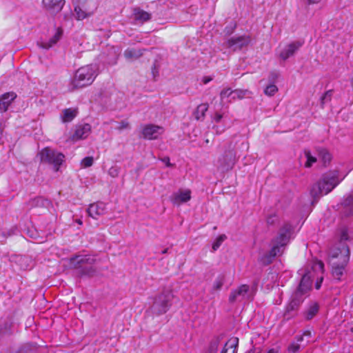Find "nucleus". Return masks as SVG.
Instances as JSON below:
<instances>
[{"mask_svg": "<svg viewBox=\"0 0 353 353\" xmlns=\"http://www.w3.org/2000/svg\"><path fill=\"white\" fill-rule=\"evenodd\" d=\"M291 234V225L284 223L279 230L276 236L271 240V249L260 258L259 261L263 265H268L273 262L276 256L282 255L285 247L290 242Z\"/></svg>", "mask_w": 353, "mask_h": 353, "instance_id": "1", "label": "nucleus"}, {"mask_svg": "<svg viewBox=\"0 0 353 353\" xmlns=\"http://www.w3.org/2000/svg\"><path fill=\"white\" fill-rule=\"evenodd\" d=\"M343 179H339V173L336 170H330L324 173L321 179L312 185L310 195L314 200L319 199L322 195L331 192Z\"/></svg>", "mask_w": 353, "mask_h": 353, "instance_id": "2", "label": "nucleus"}, {"mask_svg": "<svg viewBox=\"0 0 353 353\" xmlns=\"http://www.w3.org/2000/svg\"><path fill=\"white\" fill-rule=\"evenodd\" d=\"M350 260V250L347 245L333 250L330 255L329 263L332 266V275L338 281L342 280L345 268Z\"/></svg>", "mask_w": 353, "mask_h": 353, "instance_id": "3", "label": "nucleus"}, {"mask_svg": "<svg viewBox=\"0 0 353 353\" xmlns=\"http://www.w3.org/2000/svg\"><path fill=\"white\" fill-rule=\"evenodd\" d=\"M95 68L92 65H87L79 68L72 80L74 88H81L90 85L97 77Z\"/></svg>", "mask_w": 353, "mask_h": 353, "instance_id": "4", "label": "nucleus"}, {"mask_svg": "<svg viewBox=\"0 0 353 353\" xmlns=\"http://www.w3.org/2000/svg\"><path fill=\"white\" fill-rule=\"evenodd\" d=\"M174 294L170 290H164L154 298L151 309L157 315L166 313L172 305Z\"/></svg>", "mask_w": 353, "mask_h": 353, "instance_id": "5", "label": "nucleus"}, {"mask_svg": "<svg viewBox=\"0 0 353 353\" xmlns=\"http://www.w3.org/2000/svg\"><path fill=\"white\" fill-rule=\"evenodd\" d=\"M39 157L41 162L53 165L56 172L59 171L65 159L63 153L52 150L49 147L42 149L39 153Z\"/></svg>", "mask_w": 353, "mask_h": 353, "instance_id": "6", "label": "nucleus"}, {"mask_svg": "<svg viewBox=\"0 0 353 353\" xmlns=\"http://www.w3.org/2000/svg\"><path fill=\"white\" fill-rule=\"evenodd\" d=\"M96 259L91 255L76 256L70 259V264L74 268L80 269L84 274L92 275L95 272L92 265Z\"/></svg>", "mask_w": 353, "mask_h": 353, "instance_id": "7", "label": "nucleus"}, {"mask_svg": "<svg viewBox=\"0 0 353 353\" xmlns=\"http://www.w3.org/2000/svg\"><path fill=\"white\" fill-rule=\"evenodd\" d=\"M236 163V154L234 150H229L219 157L217 160V170L226 172L233 168Z\"/></svg>", "mask_w": 353, "mask_h": 353, "instance_id": "8", "label": "nucleus"}, {"mask_svg": "<svg viewBox=\"0 0 353 353\" xmlns=\"http://www.w3.org/2000/svg\"><path fill=\"white\" fill-rule=\"evenodd\" d=\"M249 291L250 286L247 284L240 285L236 289L232 290L228 298L230 303L245 300Z\"/></svg>", "mask_w": 353, "mask_h": 353, "instance_id": "9", "label": "nucleus"}, {"mask_svg": "<svg viewBox=\"0 0 353 353\" xmlns=\"http://www.w3.org/2000/svg\"><path fill=\"white\" fill-rule=\"evenodd\" d=\"M163 132L162 127L154 124H148L143 127L142 134L144 139L148 140L157 139Z\"/></svg>", "mask_w": 353, "mask_h": 353, "instance_id": "10", "label": "nucleus"}, {"mask_svg": "<svg viewBox=\"0 0 353 353\" xmlns=\"http://www.w3.org/2000/svg\"><path fill=\"white\" fill-rule=\"evenodd\" d=\"M251 42V37L249 35H243L232 37L228 40L227 44L229 48H233L234 50H241L248 46Z\"/></svg>", "mask_w": 353, "mask_h": 353, "instance_id": "11", "label": "nucleus"}, {"mask_svg": "<svg viewBox=\"0 0 353 353\" xmlns=\"http://www.w3.org/2000/svg\"><path fill=\"white\" fill-rule=\"evenodd\" d=\"M88 215L94 219L105 214L106 212V204L101 201L91 203L87 209Z\"/></svg>", "mask_w": 353, "mask_h": 353, "instance_id": "12", "label": "nucleus"}, {"mask_svg": "<svg viewBox=\"0 0 353 353\" xmlns=\"http://www.w3.org/2000/svg\"><path fill=\"white\" fill-rule=\"evenodd\" d=\"M303 41H296L288 44L286 48L280 52V58L283 61H285L289 57L294 55L296 51H297L303 45Z\"/></svg>", "mask_w": 353, "mask_h": 353, "instance_id": "13", "label": "nucleus"}, {"mask_svg": "<svg viewBox=\"0 0 353 353\" xmlns=\"http://www.w3.org/2000/svg\"><path fill=\"white\" fill-rule=\"evenodd\" d=\"M91 132V126L88 124L79 125L76 127L74 134L71 137L72 141L84 139L88 137Z\"/></svg>", "mask_w": 353, "mask_h": 353, "instance_id": "14", "label": "nucleus"}, {"mask_svg": "<svg viewBox=\"0 0 353 353\" xmlns=\"http://www.w3.org/2000/svg\"><path fill=\"white\" fill-rule=\"evenodd\" d=\"M65 3V0H42L43 8L51 13L59 12Z\"/></svg>", "mask_w": 353, "mask_h": 353, "instance_id": "15", "label": "nucleus"}, {"mask_svg": "<svg viewBox=\"0 0 353 353\" xmlns=\"http://www.w3.org/2000/svg\"><path fill=\"white\" fill-rule=\"evenodd\" d=\"M311 277L312 276L310 274V272H306L303 275L295 294L296 296L302 295L310 290L312 285Z\"/></svg>", "mask_w": 353, "mask_h": 353, "instance_id": "16", "label": "nucleus"}, {"mask_svg": "<svg viewBox=\"0 0 353 353\" xmlns=\"http://www.w3.org/2000/svg\"><path fill=\"white\" fill-rule=\"evenodd\" d=\"M301 301L296 298L291 300V301L286 305L283 314L285 319L289 320L296 315L297 311L299 308Z\"/></svg>", "mask_w": 353, "mask_h": 353, "instance_id": "17", "label": "nucleus"}, {"mask_svg": "<svg viewBox=\"0 0 353 353\" xmlns=\"http://www.w3.org/2000/svg\"><path fill=\"white\" fill-rule=\"evenodd\" d=\"M312 269L313 272H316L317 274H321V276L317 279V281L315 283V288L316 290L320 289L321 283L323 280V274L324 272V263L322 261L314 260L312 261Z\"/></svg>", "mask_w": 353, "mask_h": 353, "instance_id": "18", "label": "nucleus"}, {"mask_svg": "<svg viewBox=\"0 0 353 353\" xmlns=\"http://www.w3.org/2000/svg\"><path fill=\"white\" fill-rule=\"evenodd\" d=\"M191 199L190 190H179L175 193L172 197V202L175 205H180L182 203H186Z\"/></svg>", "mask_w": 353, "mask_h": 353, "instance_id": "19", "label": "nucleus"}, {"mask_svg": "<svg viewBox=\"0 0 353 353\" xmlns=\"http://www.w3.org/2000/svg\"><path fill=\"white\" fill-rule=\"evenodd\" d=\"M16 97L17 94L13 92L2 94L0 97V110L1 112L7 111L8 107Z\"/></svg>", "mask_w": 353, "mask_h": 353, "instance_id": "20", "label": "nucleus"}, {"mask_svg": "<svg viewBox=\"0 0 353 353\" xmlns=\"http://www.w3.org/2000/svg\"><path fill=\"white\" fill-rule=\"evenodd\" d=\"M96 6H94L92 9H87L84 6H77L74 7V12L76 13V18L77 20H83L92 14H93Z\"/></svg>", "mask_w": 353, "mask_h": 353, "instance_id": "21", "label": "nucleus"}, {"mask_svg": "<svg viewBox=\"0 0 353 353\" xmlns=\"http://www.w3.org/2000/svg\"><path fill=\"white\" fill-rule=\"evenodd\" d=\"M238 345L239 338H231L225 343L221 353H237Z\"/></svg>", "mask_w": 353, "mask_h": 353, "instance_id": "22", "label": "nucleus"}, {"mask_svg": "<svg viewBox=\"0 0 353 353\" xmlns=\"http://www.w3.org/2000/svg\"><path fill=\"white\" fill-rule=\"evenodd\" d=\"M63 34V30L61 28H59L57 30L54 35L50 39L48 42L41 43L39 44V46L43 49H49L52 47L54 44L57 43V41L61 39Z\"/></svg>", "mask_w": 353, "mask_h": 353, "instance_id": "23", "label": "nucleus"}, {"mask_svg": "<svg viewBox=\"0 0 353 353\" xmlns=\"http://www.w3.org/2000/svg\"><path fill=\"white\" fill-rule=\"evenodd\" d=\"M133 14L134 19L142 23L146 22L151 19V14L149 12H145L139 8H134Z\"/></svg>", "mask_w": 353, "mask_h": 353, "instance_id": "24", "label": "nucleus"}, {"mask_svg": "<svg viewBox=\"0 0 353 353\" xmlns=\"http://www.w3.org/2000/svg\"><path fill=\"white\" fill-rule=\"evenodd\" d=\"M209 105L207 103H201L197 106L193 112V115L196 121H203L205 113L208 111Z\"/></svg>", "mask_w": 353, "mask_h": 353, "instance_id": "25", "label": "nucleus"}, {"mask_svg": "<svg viewBox=\"0 0 353 353\" xmlns=\"http://www.w3.org/2000/svg\"><path fill=\"white\" fill-rule=\"evenodd\" d=\"M78 110L77 108H66L63 110L61 120L63 123L72 121L77 115Z\"/></svg>", "mask_w": 353, "mask_h": 353, "instance_id": "26", "label": "nucleus"}, {"mask_svg": "<svg viewBox=\"0 0 353 353\" xmlns=\"http://www.w3.org/2000/svg\"><path fill=\"white\" fill-rule=\"evenodd\" d=\"M319 157L320 160L323 162L325 166H327L332 160V155L327 151V150L325 148H321L318 150Z\"/></svg>", "mask_w": 353, "mask_h": 353, "instance_id": "27", "label": "nucleus"}, {"mask_svg": "<svg viewBox=\"0 0 353 353\" xmlns=\"http://www.w3.org/2000/svg\"><path fill=\"white\" fill-rule=\"evenodd\" d=\"M143 54L141 50L128 48L124 51V57L126 59H138Z\"/></svg>", "mask_w": 353, "mask_h": 353, "instance_id": "28", "label": "nucleus"}, {"mask_svg": "<svg viewBox=\"0 0 353 353\" xmlns=\"http://www.w3.org/2000/svg\"><path fill=\"white\" fill-rule=\"evenodd\" d=\"M219 345V339H213L209 343V345L204 352V353H216L218 350V347Z\"/></svg>", "mask_w": 353, "mask_h": 353, "instance_id": "29", "label": "nucleus"}, {"mask_svg": "<svg viewBox=\"0 0 353 353\" xmlns=\"http://www.w3.org/2000/svg\"><path fill=\"white\" fill-rule=\"evenodd\" d=\"M319 305L317 303H314L311 305L305 313V318L307 320L312 319L318 312Z\"/></svg>", "mask_w": 353, "mask_h": 353, "instance_id": "30", "label": "nucleus"}, {"mask_svg": "<svg viewBox=\"0 0 353 353\" xmlns=\"http://www.w3.org/2000/svg\"><path fill=\"white\" fill-rule=\"evenodd\" d=\"M278 92V88L274 84H270L267 85L264 90V94L267 96H274Z\"/></svg>", "mask_w": 353, "mask_h": 353, "instance_id": "31", "label": "nucleus"}, {"mask_svg": "<svg viewBox=\"0 0 353 353\" xmlns=\"http://www.w3.org/2000/svg\"><path fill=\"white\" fill-rule=\"evenodd\" d=\"M305 155L307 158V161L305 163L306 168H310L313 163L316 162V158L313 157L310 151H305Z\"/></svg>", "mask_w": 353, "mask_h": 353, "instance_id": "32", "label": "nucleus"}, {"mask_svg": "<svg viewBox=\"0 0 353 353\" xmlns=\"http://www.w3.org/2000/svg\"><path fill=\"white\" fill-rule=\"evenodd\" d=\"M234 92V90H232L231 88L223 89L220 93L221 101L223 102L224 100L228 99Z\"/></svg>", "mask_w": 353, "mask_h": 353, "instance_id": "33", "label": "nucleus"}, {"mask_svg": "<svg viewBox=\"0 0 353 353\" xmlns=\"http://www.w3.org/2000/svg\"><path fill=\"white\" fill-rule=\"evenodd\" d=\"M226 236L225 234L219 235L215 240V241L212 244V249L214 250H216L221 243L226 239Z\"/></svg>", "mask_w": 353, "mask_h": 353, "instance_id": "34", "label": "nucleus"}, {"mask_svg": "<svg viewBox=\"0 0 353 353\" xmlns=\"http://www.w3.org/2000/svg\"><path fill=\"white\" fill-rule=\"evenodd\" d=\"M332 97V90L326 91L321 98V105H323L326 102L330 101Z\"/></svg>", "mask_w": 353, "mask_h": 353, "instance_id": "35", "label": "nucleus"}, {"mask_svg": "<svg viewBox=\"0 0 353 353\" xmlns=\"http://www.w3.org/2000/svg\"><path fill=\"white\" fill-rule=\"evenodd\" d=\"M93 162L92 157H86L82 159L81 164L83 168H89L92 165Z\"/></svg>", "mask_w": 353, "mask_h": 353, "instance_id": "36", "label": "nucleus"}, {"mask_svg": "<svg viewBox=\"0 0 353 353\" xmlns=\"http://www.w3.org/2000/svg\"><path fill=\"white\" fill-rule=\"evenodd\" d=\"M223 285V278H217L213 283L212 289L214 291H219L221 289Z\"/></svg>", "mask_w": 353, "mask_h": 353, "instance_id": "37", "label": "nucleus"}, {"mask_svg": "<svg viewBox=\"0 0 353 353\" xmlns=\"http://www.w3.org/2000/svg\"><path fill=\"white\" fill-rule=\"evenodd\" d=\"M119 174V168L117 166H112L108 170V174L113 178L118 176Z\"/></svg>", "mask_w": 353, "mask_h": 353, "instance_id": "38", "label": "nucleus"}, {"mask_svg": "<svg viewBox=\"0 0 353 353\" xmlns=\"http://www.w3.org/2000/svg\"><path fill=\"white\" fill-rule=\"evenodd\" d=\"M300 349V345L297 343H292L288 350L290 352H292V353H296Z\"/></svg>", "mask_w": 353, "mask_h": 353, "instance_id": "39", "label": "nucleus"}, {"mask_svg": "<svg viewBox=\"0 0 353 353\" xmlns=\"http://www.w3.org/2000/svg\"><path fill=\"white\" fill-rule=\"evenodd\" d=\"M341 241H347L348 240V232L346 228H343L341 232Z\"/></svg>", "mask_w": 353, "mask_h": 353, "instance_id": "40", "label": "nucleus"}, {"mask_svg": "<svg viewBox=\"0 0 353 353\" xmlns=\"http://www.w3.org/2000/svg\"><path fill=\"white\" fill-rule=\"evenodd\" d=\"M234 94H235L236 95L237 98L239 99H242L243 97V96L246 93V90H234Z\"/></svg>", "mask_w": 353, "mask_h": 353, "instance_id": "41", "label": "nucleus"}, {"mask_svg": "<svg viewBox=\"0 0 353 353\" xmlns=\"http://www.w3.org/2000/svg\"><path fill=\"white\" fill-rule=\"evenodd\" d=\"M129 126V123L128 121H122L120 123H119V125L118 126V130H123V129H125V128H128Z\"/></svg>", "mask_w": 353, "mask_h": 353, "instance_id": "42", "label": "nucleus"}, {"mask_svg": "<svg viewBox=\"0 0 353 353\" xmlns=\"http://www.w3.org/2000/svg\"><path fill=\"white\" fill-rule=\"evenodd\" d=\"M222 117H223V116H222L221 114L216 112L214 114V117L213 118V121L214 122H216V123H219L221 120Z\"/></svg>", "mask_w": 353, "mask_h": 353, "instance_id": "43", "label": "nucleus"}, {"mask_svg": "<svg viewBox=\"0 0 353 353\" xmlns=\"http://www.w3.org/2000/svg\"><path fill=\"white\" fill-rule=\"evenodd\" d=\"M161 161L165 163L167 167H172L173 164H172L170 161V158L168 157H165L161 159Z\"/></svg>", "mask_w": 353, "mask_h": 353, "instance_id": "44", "label": "nucleus"}, {"mask_svg": "<svg viewBox=\"0 0 353 353\" xmlns=\"http://www.w3.org/2000/svg\"><path fill=\"white\" fill-rule=\"evenodd\" d=\"M152 73L154 79H155L159 75V71L155 65H154L152 68Z\"/></svg>", "mask_w": 353, "mask_h": 353, "instance_id": "45", "label": "nucleus"}, {"mask_svg": "<svg viewBox=\"0 0 353 353\" xmlns=\"http://www.w3.org/2000/svg\"><path fill=\"white\" fill-rule=\"evenodd\" d=\"M353 201V196H348L345 201V205H350Z\"/></svg>", "mask_w": 353, "mask_h": 353, "instance_id": "46", "label": "nucleus"}, {"mask_svg": "<svg viewBox=\"0 0 353 353\" xmlns=\"http://www.w3.org/2000/svg\"><path fill=\"white\" fill-rule=\"evenodd\" d=\"M213 128L216 130L217 134H221L224 131V129L220 130L219 127H214Z\"/></svg>", "mask_w": 353, "mask_h": 353, "instance_id": "47", "label": "nucleus"}, {"mask_svg": "<svg viewBox=\"0 0 353 353\" xmlns=\"http://www.w3.org/2000/svg\"><path fill=\"white\" fill-rule=\"evenodd\" d=\"M303 336H306L310 337V336H311V332L309 330H306L303 332Z\"/></svg>", "mask_w": 353, "mask_h": 353, "instance_id": "48", "label": "nucleus"}, {"mask_svg": "<svg viewBox=\"0 0 353 353\" xmlns=\"http://www.w3.org/2000/svg\"><path fill=\"white\" fill-rule=\"evenodd\" d=\"M3 126H2V124L1 123H0V140L1 139L2 137H3Z\"/></svg>", "mask_w": 353, "mask_h": 353, "instance_id": "49", "label": "nucleus"}, {"mask_svg": "<svg viewBox=\"0 0 353 353\" xmlns=\"http://www.w3.org/2000/svg\"><path fill=\"white\" fill-rule=\"evenodd\" d=\"M310 3H317L321 1V0H308Z\"/></svg>", "mask_w": 353, "mask_h": 353, "instance_id": "50", "label": "nucleus"}, {"mask_svg": "<svg viewBox=\"0 0 353 353\" xmlns=\"http://www.w3.org/2000/svg\"><path fill=\"white\" fill-rule=\"evenodd\" d=\"M267 353H278V351L274 349H270Z\"/></svg>", "mask_w": 353, "mask_h": 353, "instance_id": "51", "label": "nucleus"}, {"mask_svg": "<svg viewBox=\"0 0 353 353\" xmlns=\"http://www.w3.org/2000/svg\"><path fill=\"white\" fill-rule=\"evenodd\" d=\"M303 335L302 336H299L297 337V341H303Z\"/></svg>", "mask_w": 353, "mask_h": 353, "instance_id": "52", "label": "nucleus"}, {"mask_svg": "<svg viewBox=\"0 0 353 353\" xmlns=\"http://www.w3.org/2000/svg\"><path fill=\"white\" fill-rule=\"evenodd\" d=\"M271 219H272L271 216L268 218V220H267L268 223H272V220H270Z\"/></svg>", "mask_w": 353, "mask_h": 353, "instance_id": "53", "label": "nucleus"}, {"mask_svg": "<svg viewBox=\"0 0 353 353\" xmlns=\"http://www.w3.org/2000/svg\"><path fill=\"white\" fill-rule=\"evenodd\" d=\"M77 223H79V225H82V223H83L82 221L80 219L77 220Z\"/></svg>", "mask_w": 353, "mask_h": 353, "instance_id": "54", "label": "nucleus"}, {"mask_svg": "<svg viewBox=\"0 0 353 353\" xmlns=\"http://www.w3.org/2000/svg\"><path fill=\"white\" fill-rule=\"evenodd\" d=\"M351 85L353 88V77L350 79Z\"/></svg>", "mask_w": 353, "mask_h": 353, "instance_id": "55", "label": "nucleus"}, {"mask_svg": "<svg viewBox=\"0 0 353 353\" xmlns=\"http://www.w3.org/2000/svg\"><path fill=\"white\" fill-rule=\"evenodd\" d=\"M210 81V79H206V81H204L205 83H207L208 82Z\"/></svg>", "mask_w": 353, "mask_h": 353, "instance_id": "56", "label": "nucleus"}, {"mask_svg": "<svg viewBox=\"0 0 353 353\" xmlns=\"http://www.w3.org/2000/svg\"><path fill=\"white\" fill-rule=\"evenodd\" d=\"M167 250H168L167 249L164 250L163 251V254L166 253V252H167Z\"/></svg>", "mask_w": 353, "mask_h": 353, "instance_id": "57", "label": "nucleus"}, {"mask_svg": "<svg viewBox=\"0 0 353 353\" xmlns=\"http://www.w3.org/2000/svg\"><path fill=\"white\" fill-rule=\"evenodd\" d=\"M351 332H353V327L351 328Z\"/></svg>", "mask_w": 353, "mask_h": 353, "instance_id": "58", "label": "nucleus"}]
</instances>
